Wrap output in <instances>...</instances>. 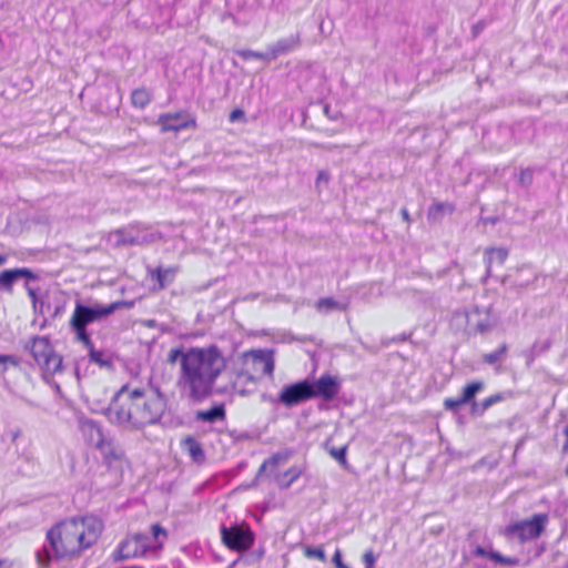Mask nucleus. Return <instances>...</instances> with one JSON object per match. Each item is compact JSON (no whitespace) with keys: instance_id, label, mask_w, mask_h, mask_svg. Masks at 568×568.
Masks as SVG:
<instances>
[{"instance_id":"obj_44","label":"nucleus","mask_w":568,"mask_h":568,"mask_svg":"<svg viewBox=\"0 0 568 568\" xmlns=\"http://www.w3.org/2000/svg\"><path fill=\"white\" fill-rule=\"evenodd\" d=\"M19 434H20V432H19V430H17L16 433H13V435H12V440H13V442L18 438Z\"/></svg>"},{"instance_id":"obj_2","label":"nucleus","mask_w":568,"mask_h":568,"mask_svg":"<svg viewBox=\"0 0 568 568\" xmlns=\"http://www.w3.org/2000/svg\"><path fill=\"white\" fill-rule=\"evenodd\" d=\"M168 362H179L178 387L193 402H202L213 394L225 368V358L216 345L171 348Z\"/></svg>"},{"instance_id":"obj_39","label":"nucleus","mask_w":568,"mask_h":568,"mask_svg":"<svg viewBox=\"0 0 568 568\" xmlns=\"http://www.w3.org/2000/svg\"><path fill=\"white\" fill-rule=\"evenodd\" d=\"M400 215L403 217V220L406 222V223H410V215H409V212L407 211V209L403 207L400 210Z\"/></svg>"},{"instance_id":"obj_25","label":"nucleus","mask_w":568,"mask_h":568,"mask_svg":"<svg viewBox=\"0 0 568 568\" xmlns=\"http://www.w3.org/2000/svg\"><path fill=\"white\" fill-rule=\"evenodd\" d=\"M315 307L318 312H328V311H333V310H341V311L346 310L345 305H342L341 303L335 301L333 297L320 298L316 302Z\"/></svg>"},{"instance_id":"obj_23","label":"nucleus","mask_w":568,"mask_h":568,"mask_svg":"<svg viewBox=\"0 0 568 568\" xmlns=\"http://www.w3.org/2000/svg\"><path fill=\"white\" fill-rule=\"evenodd\" d=\"M290 453H276L273 454L270 458L265 459L260 467V471L274 470L280 465L287 462L290 458Z\"/></svg>"},{"instance_id":"obj_43","label":"nucleus","mask_w":568,"mask_h":568,"mask_svg":"<svg viewBox=\"0 0 568 568\" xmlns=\"http://www.w3.org/2000/svg\"><path fill=\"white\" fill-rule=\"evenodd\" d=\"M475 554L476 555H480V556H484L485 555V550L480 547H478L476 550H475Z\"/></svg>"},{"instance_id":"obj_20","label":"nucleus","mask_w":568,"mask_h":568,"mask_svg":"<svg viewBox=\"0 0 568 568\" xmlns=\"http://www.w3.org/2000/svg\"><path fill=\"white\" fill-rule=\"evenodd\" d=\"M302 475V469L298 466H293L275 477V480L281 488H288Z\"/></svg>"},{"instance_id":"obj_6","label":"nucleus","mask_w":568,"mask_h":568,"mask_svg":"<svg viewBox=\"0 0 568 568\" xmlns=\"http://www.w3.org/2000/svg\"><path fill=\"white\" fill-rule=\"evenodd\" d=\"M26 349L44 377L54 376L63 371V357L54 349L49 336L37 335L31 337L26 345Z\"/></svg>"},{"instance_id":"obj_30","label":"nucleus","mask_w":568,"mask_h":568,"mask_svg":"<svg viewBox=\"0 0 568 568\" xmlns=\"http://www.w3.org/2000/svg\"><path fill=\"white\" fill-rule=\"evenodd\" d=\"M151 532L155 540H159L161 537V540L158 544L159 548H162L164 540L168 538V532L164 528L161 527L159 524H154L151 526Z\"/></svg>"},{"instance_id":"obj_22","label":"nucleus","mask_w":568,"mask_h":568,"mask_svg":"<svg viewBox=\"0 0 568 568\" xmlns=\"http://www.w3.org/2000/svg\"><path fill=\"white\" fill-rule=\"evenodd\" d=\"M225 417V409L222 405L213 406L210 409L199 410L196 418L203 422L213 423Z\"/></svg>"},{"instance_id":"obj_32","label":"nucleus","mask_w":568,"mask_h":568,"mask_svg":"<svg viewBox=\"0 0 568 568\" xmlns=\"http://www.w3.org/2000/svg\"><path fill=\"white\" fill-rule=\"evenodd\" d=\"M10 364L12 366H18V359L12 355H0V365L2 366V372L8 369L7 365Z\"/></svg>"},{"instance_id":"obj_34","label":"nucleus","mask_w":568,"mask_h":568,"mask_svg":"<svg viewBox=\"0 0 568 568\" xmlns=\"http://www.w3.org/2000/svg\"><path fill=\"white\" fill-rule=\"evenodd\" d=\"M332 561L333 564L335 565V568H348V566H346L343 560H342V551L341 549H336L333 557H332Z\"/></svg>"},{"instance_id":"obj_3","label":"nucleus","mask_w":568,"mask_h":568,"mask_svg":"<svg viewBox=\"0 0 568 568\" xmlns=\"http://www.w3.org/2000/svg\"><path fill=\"white\" fill-rule=\"evenodd\" d=\"M109 410L118 423L143 428L160 422L166 410V399L159 389L124 384L114 394Z\"/></svg>"},{"instance_id":"obj_18","label":"nucleus","mask_w":568,"mask_h":568,"mask_svg":"<svg viewBox=\"0 0 568 568\" xmlns=\"http://www.w3.org/2000/svg\"><path fill=\"white\" fill-rule=\"evenodd\" d=\"M83 346L88 349V355L90 358V362L99 365L100 367H111L112 361L111 358L105 354V352L101 349H97L92 343V339H89V343H82Z\"/></svg>"},{"instance_id":"obj_27","label":"nucleus","mask_w":568,"mask_h":568,"mask_svg":"<svg viewBox=\"0 0 568 568\" xmlns=\"http://www.w3.org/2000/svg\"><path fill=\"white\" fill-rule=\"evenodd\" d=\"M297 44H298V39L281 40L272 49V57L276 58L281 53L288 52V51L293 50Z\"/></svg>"},{"instance_id":"obj_9","label":"nucleus","mask_w":568,"mask_h":568,"mask_svg":"<svg viewBox=\"0 0 568 568\" xmlns=\"http://www.w3.org/2000/svg\"><path fill=\"white\" fill-rule=\"evenodd\" d=\"M221 537L223 544L237 552L248 550L254 545V534L248 526L233 525L231 527H221Z\"/></svg>"},{"instance_id":"obj_19","label":"nucleus","mask_w":568,"mask_h":568,"mask_svg":"<svg viewBox=\"0 0 568 568\" xmlns=\"http://www.w3.org/2000/svg\"><path fill=\"white\" fill-rule=\"evenodd\" d=\"M152 277L158 283V290H163L168 284L174 281L176 274V267L163 268L161 266L152 271Z\"/></svg>"},{"instance_id":"obj_41","label":"nucleus","mask_w":568,"mask_h":568,"mask_svg":"<svg viewBox=\"0 0 568 568\" xmlns=\"http://www.w3.org/2000/svg\"><path fill=\"white\" fill-rule=\"evenodd\" d=\"M497 399V396H491L489 398H487L485 402H484V407L483 409L487 408L488 406H490L495 400Z\"/></svg>"},{"instance_id":"obj_29","label":"nucleus","mask_w":568,"mask_h":568,"mask_svg":"<svg viewBox=\"0 0 568 568\" xmlns=\"http://www.w3.org/2000/svg\"><path fill=\"white\" fill-rule=\"evenodd\" d=\"M235 54L239 55L240 58H242L243 60H251V59L266 60L267 59L266 53H263L260 51L247 50V49L236 50Z\"/></svg>"},{"instance_id":"obj_21","label":"nucleus","mask_w":568,"mask_h":568,"mask_svg":"<svg viewBox=\"0 0 568 568\" xmlns=\"http://www.w3.org/2000/svg\"><path fill=\"white\" fill-rule=\"evenodd\" d=\"M152 100L151 93L146 88L134 89L131 93V104L135 109H145Z\"/></svg>"},{"instance_id":"obj_4","label":"nucleus","mask_w":568,"mask_h":568,"mask_svg":"<svg viewBox=\"0 0 568 568\" xmlns=\"http://www.w3.org/2000/svg\"><path fill=\"white\" fill-rule=\"evenodd\" d=\"M274 352L267 348L248 349L240 354L232 364L230 386L239 396H248L265 377H273Z\"/></svg>"},{"instance_id":"obj_1","label":"nucleus","mask_w":568,"mask_h":568,"mask_svg":"<svg viewBox=\"0 0 568 568\" xmlns=\"http://www.w3.org/2000/svg\"><path fill=\"white\" fill-rule=\"evenodd\" d=\"M104 530L103 521L93 515L67 517L45 532L48 548L36 552L39 568H49L53 560L72 561L93 548Z\"/></svg>"},{"instance_id":"obj_7","label":"nucleus","mask_w":568,"mask_h":568,"mask_svg":"<svg viewBox=\"0 0 568 568\" xmlns=\"http://www.w3.org/2000/svg\"><path fill=\"white\" fill-rule=\"evenodd\" d=\"M549 521L546 513L532 515L530 518L517 520L505 528V535L509 538L518 539L521 542L538 539Z\"/></svg>"},{"instance_id":"obj_10","label":"nucleus","mask_w":568,"mask_h":568,"mask_svg":"<svg viewBox=\"0 0 568 568\" xmlns=\"http://www.w3.org/2000/svg\"><path fill=\"white\" fill-rule=\"evenodd\" d=\"M156 124L162 133H178L197 126L196 119L185 111L162 113L158 116Z\"/></svg>"},{"instance_id":"obj_8","label":"nucleus","mask_w":568,"mask_h":568,"mask_svg":"<svg viewBox=\"0 0 568 568\" xmlns=\"http://www.w3.org/2000/svg\"><path fill=\"white\" fill-rule=\"evenodd\" d=\"M151 548L150 539L143 534H133L123 539L113 550L112 558L115 562L142 557Z\"/></svg>"},{"instance_id":"obj_33","label":"nucleus","mask_w":568,"mask_h":568,"mask_svg":"<svg viewBox=\"0 0 568 568\" xmlns=\"http://www.w3.org/2000/svg\"><path fill=\"white\" fill-rule=\"evenodd\" d=\"M362 560L365 565V568H374L375 567L376 558L372 550H367L366 552H364Z\"/></svg>"},{"instance_id":"obj_38","label":"nucleus","mask_w":568,"mask_h":568,"mask_svg":"<svg viewBox=\"0 0 568 568\" xmlns=\"http://www.w3.org/2000/svg\"><path fill=\"white\" fill-rule=\"evenodd\" d=\"M518 562L517 559H510V558H506V557H503L499 555V565H516Z\"/></svg>"},{"instance_id":"obj_24","label":"nucleus","mask_w":568,"mask_h":568,"mask_svg":"<svg viewBox=\"0 0 568 568\" xmlns=\"http://www.w3.org/2000/svg\"><path fill=\"white\" fill-rule=\"evenodd\" d=\"M455 211L453 203L434 202L428 209V217L437 220L444 214H450Z\"/></svg>"},{"instance_id":"obj_11","label":"nucleus","mask_w":568,"mask_h":568,"mask_svg":"<svg viewBox=\"0 0 568 568\" xmlns=\"http://www.w3.org/2000/svg\"><path fill=\"white\" fill-rule=\"evenodd\" d=\"M314 398L313 384L308 381H302L295 384L285 386L280 395L278 399L285 406L291 407L302 402H306Z\"/></svg>"},{"instance_id":"obj_42","label":"nucleus","mask_w":568,"mask_h":568,"mask_svg":"<svg viewBox=\"0 0 568 568\" xmlns=\"http://www.w3.org/2000/svg\"><path fill=\"white\" fill-rule=\"evenodd\" d=\"M7 262V255L0 253V266L6 264Z\"/></svg>"},{"instance_id":"obj_12","label":"nucleus","mask_w":568,"mask_h":568,"mask_svg":"<svg viewBox=\"0 0 568 568\" xmlns=\"http://www.w3.org/2000/svg\"><path fill=\"white\" fill-rule=\"evenodd\" d=\"M484 388V384L481 382H471L467 384L460 397H447L444 399V407L447 410L456 412L460 406L466 405L475 398L476 394L479 393Z\"/></svg>"},{"instance_id":"obj_5","label":"nucleus","mask_w":568,"mask_h":568,"mask_svg":"<svg viewBox=\"0 0 568 568\" xmlns=\"http://www.w3.org/2000/svg\"><path fill=\"white\" fill-rule=\"evenodd\" d=\"M126 305L128 303L123 301L113 302L109 305H97L94 307H89L81 303H77L70 317L69 324L74 331L75 337L79 342L89 343L91 337L88 333L87 326L95 321L111 315L116 310Z\"/></svg>"},{"instance_id":"obj_15","label":"nucleus","mask_w":568,"mask_h":568,"mask_svg":"<svg viewBox=\"0 0 568 568\" xmlns=\"http://www.w3.org/2000/svg\"><path fill=\"white\" fill-rule=\"evenodd\" d=\"M97 449L100 450L104 464L109 467L115 466L125 457L123 449L110 440L104 439L103 442H100V445L97 447Z\"/></svg>"},{"instance_id":"obj_46","label":"nucleus","mask_w":568,"mask_h":568,"mask_svg":"<svg viewBox=\"0 0 568 568\" xmlns=\"http://www.w3.org/2000/svg\"><path fill=\"white\" fill-rule=\"evenodd\" d=\"M473 410H475V412L477 410V404L473 405Z\"/></svg>"},{"instance_id":"obj_26","label":"nucleus","mask_w":568,"mask_h":568,"mask_svg":"<svg viewBox=\"0 0 568 568\" xmlns=\"http://www.w3.org/2000/svg\"><path fill=\"white\" fill-rule=\"evenodd\" d=\"M347 449H348L347 445H344V446H341V447H332V448H329L328 454L342 467L347 468V466H348L347 458H346Z\"/></svg>"},{"instance_id":"obj_16","label":"nucleus","mask_w":568,"mask_h":568,"mask_svg":"<svg viewBox=\"0 0 568 568\" xmlns=\"http://www.w3.org/2000/svg\"><path fill=\"white\" fill-rule=\"evenodd\" d=\"M181 447L186 452L193 462L202 463L205 459L202 444L193 436L189 435L181 440Z\"/></svg>"},{"instance_id":"obj_37","label":"nucleus","mask_w":568,"mask_h":568,"mask_svg":"<svg viewBox=\"0 0 568 568\" xmlns=\"http://www.w3.org/2000/svg\"><path fill=\"white\" fill-rule=\"evenodd\" d=\"M329 181V174L325 171H320L316 178V185H320L322 182L327 183Z\"/></svg>"},{"instance_id":"obj_13","label":"nucleus","mask_w":568,"mask_h":568,"mask_svg":"<svg viewBox=\"0 0 568 568\" xmlns=\"http://www.w3.org/2000/svg\"><path fill=\"white\" fill-rule=\"evenodd\" d=\"M313 392L314 397L321 396L323 399L329 402L338 394L339 384L334 376L324 374L313 385Z\"/></svg>"},{"instance_id":"obj_17","label":"nucleus","mask_w":568,"mask_h":568,"mask_svg":"<svg viewBox=\"0 0 568 568\" xmlns=\"http://www.w3.org/2000/svg\"><path fill=\"white\" fill-rule=\"evenodd\" d=\"M81 432L85 440L95 448L104 440L101 428L94 422H85L81 425Z\"/></svg>"},{"instance_id":"obj_35","label":"nucleus","mask_w":568,"mask_h":568,"mask_svg":"<svg viewBox=\"0 0 568 568\" xmlns=\"http://www.w3.org/2000/svg\"><path fill=\"white\" fill-rule=\"evenodd\" d=\"M244 118H245L244 111L239 109V108L232 110L230 115H229V120L232 123L235 122V121H239V120H244Z\"/></svg>"},{"instance_id":"obj_14","label":"nucleus","mask_w":568,"mask_h":568,"mask_svg":"<svg viewBox=\"0 0 568 568\" xmlns=\"http://www.w3.org/2000/svg\"><path fill=\"white\" fill-rule=\"evenodd\" d=\"M36 280L37 275L29 268H8L0 273V288L8 293L12 292L13 283L21 278Z\"/></svg>"},{"instance_id":"obj_45","label":"nucleus","mask_w":568,"mask_h":568,"mask_svg":"<svg viewBox=\"0 0 568 568\" xmlns=\"http://www.w3.org/2000/svg\"><path fill=\"white\" fill-rule=\"evenodd\" d=\"M489 556H490L491 559L497 560V554L491 552Z\"/></svg>"},{"instance_id":"obj_28","label":"nucleus","mask_w":568,"mask_h":568,"mask_svg":"<svg viewBox=\"0 0 568 568\" xmlns=\"http://www.w3.org/2000/svg\"><path fill=\"white\" fill-rule=\"evenodd\" d=\"M303 555L310 559H317L321 562L326 561V555L322 546L311 547L306 546L303 548Z\"/></svg>"},{"instance_id":"obj_36","label":"nucleus","mask_w":568,"mask_h":568,"mask_svg":"<svg viewBox=\"0 0 568 568\" xmlns=\"http://www.w3.org/2000/svg\"><path fill=\"white\" fill-rule=\"evenodd\" d=\"M0 568H20L19 565L9 558H0Z\"/></svg>"},{"instance_id":"obj_40","label":"nucleus","mask_w":568,"mask_h":568,"mask_svg":"<svg viewBox=\"0 0 568 568\" xmlns=\"http://www.w3.org/2000/svg\"><path fill=\"white\" fill-rule=\"evenodd\" d=\"M564 435H565L566 440L562 445V450L565 453H568V425L564 428Z\"/></svg>"},{"instance_id":"obj_31","label":"nucleus","mask_w":568,"mask_h":568,"mask_svg":"<svg viewBox=\"0 0 568 568\" xmlns=\"http://www.w3.org/2000/svg\"><path fill=\"white\" fill-rule=\"evenodd\" d=\"M532 176L534 173L531 169H523L518 175L519 183L523 185H529L532 182Z\"/></svg>"}]
</instances>
